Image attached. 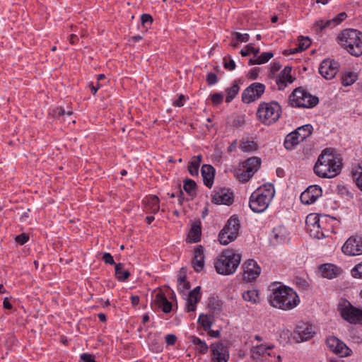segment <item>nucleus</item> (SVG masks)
Listing matches in <instances>:
<instances>
[{"label":"nucleus","mask_w":362,"mask_h":362,"mask_svg":"<svg viewBox=\"0 0 362 362\" xmlns=\"http://www.w3.org/2000/svg\"><path fill=\"white\" fill-rule=\"evenodd\" d=\"M286 229L283 226H278L272 231V236L276 243H283L286 240Z\"/></svg>","instance_id":"28"},{"label":"nucleus","mask_w":362,"mask_h":362,"mask_svg":"<svg viewBox=\"0 0 362 362\" xmlns=\"http://www.w3.org/2000/svg\"><path fill=\"white\" fill-rule=\"evenodd\" d=\"M196 187V182L191 179H187L184 181L183 189L191 196L195 194Z\"/></svg>","instance_id":"42"},{"label":"nucleus","mask_w":362,"mask_h":362,"mask_svg":"<svg viewBox=\"0 0 362 362\" xmlns=\"http://www.w3.org/2000/svg\"><path fill=\"white\" fill-rule=\"evenodd\" d=\"M185 100V96L184 95H180L176 100L173 102V105L175 107H182L184 105V101Z\"/></svg>","instance_id":"60"},{"label":"nucleus","mask_w":362,"mask_h":362,"mask_svg":"<svg viewBox=\"0 0 362 362\" xmlns=\"http://www.w3.org/2000/svg\"><path fill=\"white\" fill-rule=\"evenodd\" d=\"M206 81L209 86H213L218 82V78L215 73L210 72L206 75Z\"/></svg>","instance_id":"52"},{"label":"nucleus","mask_w":362,"mask_h":362,"mask_svg":"<svg viewBox=\"0 0 362 362\" xmlns=\"http://www.w3.org/2000/svg\"><path fill=\"white\" fill-rule=\"evenodd\" d=\"M241 261V255L236 253L233 250H223L214 262L216 272L221 275H230L234 274Z\"/></svg>","instance_id":"4"},{"label":"nucleus","mask_w":362,"mask_h":362,"mask_svg":"<svg viewBox=\"0 0 362 362\" xmlns=\"http://www.w3.org/2000/svg\"><path fill=\"white\" fill-rule=\"evenodd\" d=\"M310 45V40L308 37H301V38L299 40V42L298 45V50L300 52H302L307 48H308Z\"/></svg>","instance_id":"48"},{"label":"nucleus","mask_w":362,"mask_h":362,"mask_svg":"<svg viewBox=\"0 0 362 362\" xmlns=\"http://www.w3.org/2000/svg\"><path fill=\"white\" fill-rule=\"evenodd\" d=\"M130 300L133 306H136L139 303V297L138 296H132Z\"/></svg>","instance_id":"63"},{"label":"nucleus","mask_w":362,"mask_h":362,"mask_svg":"<svg viewBox=\"0 0 362 362\" xmlns=\"http://www.w3.org/2000/svg\"><path fill=\"white\" fill-rule=\"evenodd\" d=\"M267 350V348H266L263 345H259L254 349L253 353L259 355H264Z\"/></svg>","instance_id":"61"},{"label":"nucleus","mask_w":362,"mask_h":362,"mask_svg":"<svg viewBox=\"0 0 362 362\" xmlns=\"http://www.w3.org/2000/svg\"><path fill=\"white\" fill-rule=\"evenodd\" d=\"M341 165L340 156L333 150L326 148L319 156L313 170L320 177L332 178L340 173Z\"/></svg>","instance_id":"1"},{"label":"nucleus","mask_w":362,"mask_h":362,"mask_svg":"<svg viewBox=\"0 0 362 362\" xmlns=\"http://www.w3.org/2000/svg\"><path fill=\"white\" fill-rule=\"evenodd\" d=\"M190 340L191 342L196 346V349L201 354H205L208 352L209 346L204 341L196 336H191Z\"/></svg>","instance_id":"38"},{"label":"nucleus","mask_w":362,"mask_h":362,"mask_svg":"<svg viewBox=\"0 0 362 362\" xmlns=\"http://www.w3.org/2000/svg\"><path fill=\"white\" fill-rule=\"evenodd\" d=\"M201 174L204 185L209 188H211L214 184L215 169L211 165H203L201 168Z\"/></svg>","instance_id":"24"},{"label":"nucleus","mask_w":362,"mask_h":362,"mask_svg":"<svg viewBox=\"0 0 362 362\" xmlns=\"http://www.w3.org/2000/svg\"><path fill=\"white\" fill-rule=\"evenodd\" d=\"M265 85L255 82L246 88L242 94V100L244 103H250L259 99L265 91Z\"/></svg>","instance_id":"10"},{"label":"nucleus","mask_w":362,"mask_h":362,"mask_svg":"<svg viewBox=\"0 0 362 362\" xmlns=\"http://www.w3.org/2000/svg\"><path fill=\"white\" fill-rule=\"evenodd\" d=\"M352 175L356 185L362 191V168L359 166L353 170Z\"/></svg>","instance_id":"43"},{"label":"nucleus","mask_w":362,"mask_h":362,"mask_svg":"<svg viewBox=\"0 0 362 362\" xmlns=\"http://www.w3.org/2000/svg\"><path fill=\"white\" fill-rule=\"evenodd\" d=\"M357 79V75L354 72H346L341 76V83L344 86L352 85Z\"/></svg>","instance_id":"41"},{"label":"nucleus","mask_w":362,"mask_h":362,"mask_svg":"<svg viewBox=\"0 0 362 362\" xmlns=\"http://www.w3.org/2000/svg\"><path fill=\"white\" fill-rule=\"evenodd\" d=\"M274 57L272 52L262 53L259 56L254 57L249 60V65L262 64L269 61Z\"/></svg>","instance_id":"33"},{"label":"nucleus","mask_w":362,"mask_h":362,"mask_svg":"<svg viewBox=\"0 0 362 362\" xmlns=\"http://www.w3.org/2000/svg\"><path fill=\"white\" fill-rule=\"evenodd\" d=\"M259 72H260V68L254 67L248 71V73L247 74V78H249L250 80H255L257 78Z\"/></svg>","instance_id":"53"},{"label":"nucleus","mask_w":362,"mask_h":362,"mask_svg":"<svg viewBox=\"0 0 362 362\" xmlns=\"http://www.w3.org/2000/svg\"><path fill=\"white\" fill-rule=\"evenodd\" d=\"M259 52V48H255L252 45V44H249V45L245 46V49H241L240 54L243 57H247L250 53H252L255 55V57H256Z\"/></svg>","instance_id":"45"},{"label":"nucleus","mask_w":362,"mask_h":362,"mask_svg":"<svg viewBox=\"0 0 362 362\" xmlns=\"http://www.w3.org/2000/svg\"><path fill=\"white\" fill-rule=\"evenodd\" d=\"M202 156L201 154L194 156L191 158L188 163V171L192 176H197L199 175V169L202 162Z\"/></svg>","instance_id":"27"},{"label":"nucleus","mask_w":362,"mask_h":362,"mask_svg":"<svg viewBox=\"0 0 362 362\" xmlns=\"http://www.w3.org/2000/svg\"><path fill=\"white\" fill-rule=\"evenodd\" d=\"M342 252L350 256H356L362 254V237H350L342 246Z\"/></svg>","instance_id":"12"},{"label":"nucleus","mask_w":362,"mask_h":362,"mask_svg":"<svg viewBox=\"0 0 362 362\" xmlns=\"http://www.w3.org/2000/svg\"><path fill=\"white\" fill-rule=\"evenodd\" d=\"M3 308L7 310H11L13 308V306L7 297L4 299Z\"/></svg>","instance_id":"62"},{"label":"nucleus","mask_w":362,"mask_h":362,"mask_svg":"<svg viewBox=\"0 0 362 362\" xmlns=\"http://www.w3.org/2000/svg\"><path fill=\"white\" fill-rule=\"evenodd\" d=\"M269 296L270 305L277 309L288 311L293 310L300 303V298L291 288L284 285H273Z\"/></svg>","instance_id":"2"},{"label":"nucleus","mask_w":362,"mask_h":362,"mask_svg":"<svg viewBox=\"0 0 362 362\" xmlns=\"http://www.w3.org/2000/svg\"><path fill=\"white\" fill-rule=\"evenodd\" d=\"M201 226L200 223H194L188 234V238L191 243H197L201 239Z\"/></svg>","instance_id":"31"},{"label":"nucleus","mask_w":362,"mask_h":362,"mask_svg":"<svg viewBox=\"0 0 362 362\" xmlns=\"http://www.w3.org/2000/svg\"><path fill=\"white\" fill-rule=\"evenodd\" d=\"M242 298L244 300L252 304H258L260 302L259 291L255 289L245 291L242 293Z\"/></svg>","instance_id":"29"},{"label":"nucleus","mask_w":362,"mask_h":362,"mask_svg":"<svg viewBox=\"0 0 362 362\" xmlns=\"http://www.w3.org/2000/svg\"><path fill=\"white\" fill-rule=\"evenodd\" d=\"M298 52H300V50H298V47L286 50L284 52V54L289 55V54H296Z\"/></svg>","instance_id":"64"},{"label":"nucleus","mask_w":362,"mask_h":362,"mask_svg":"<svg viewBox=\"0 0 362 362\" xmlns=\"http://www.w3.org/2000/svg\"><path fill=\"white\" fill-rule=\"evenodd\" d=\"M141 21L144 25L146 24H151L153 22V18L150 14L144 13L141 15Z\"/></svg>","instance_id":"58"},{"label":"nucleus","mask_w":362,"mask_h":362,"mask_svg":"<svg viewBox=\"0 0 362 362\" xmlns=\"http://www.w3.org/2000/svg\"><path fill=\"white\" fill-rule=\"evenodd\" d=\"M258 145L254 141L252 138H243L241 144H240V148L244 152L254 151L257 149Z\"/></svg>","instance_id":"34"},{"label":"nucleus","mask_w":362,"mask_h":362,"mask_svg":"<svg viewBox=\"0 0 362 362\" xmlns=\"http://www.w3.org/2000/svg\"><path fill=\"white\" fill-rule=\"evenodd\" d=\"M289 102L293 107L312 108L318 104L319 98L304 89L298 88L289 96Z\"/></svg>","instance_id":"8"},{"label":"nucleus","mask_w":362,"mask_h":362,"mask_svg":"<svg viewBox=\"0 0 362 362\" xmlns=\"http://www.w3.org/2000/svg\"><path fill=\"white\" fill-rule=\"evenodd\" d=\"M159 199L156 195L146 197L144 200L145 209L148 212L156 214L160 209Z\"/></svg>","instance_id":"26"},{"label":"nucleus","mask_w":362,"mask_h":362,"mask_svg":"<svg viewBox=\"0 0 362 362\" xmlns=\"http://www.w3.org/2000/svg\"><path fill=\"white\" fill-rule=\"evenodd\" d=\"M78 362H96L94 355L89 353H83L79 356Z\"/></svg>","instance_id":"51"},{"label":"nucleus","mask_w":362,"mask_h":362,"mask_svg":"<svg viewBox=\"0 0 362 362\" xmlns=\"http://www.w3.org/2000/svg\"><path fill=\"white\" fill-rule=\"evenodd\" d=\"M261 164L260 159L257 157H252L245 160L243 163V168L245 169H251L252 172L255 173L259 168Z\"/></svg>","instance_id":"39"},{"label":"nucleus","mask_w":362,"mask_h":362,"mask_svg":"<svg viewBox=\"0 0 362 362\" xmlns=\"http://www.w3.org/2000/svg\"><path fill=\"white\" fill-rule=\"evenodd\" d=\"M313 129L311 124H305L297 128L294 132L296 133L299 140L303 141L311 135Z\"/></svg>","instance_id":"36"},{"label":"nucleus","mask_w":362,"mask_h":362,"mask_svg":"<svg viewBox=\"0 0 362 362\" xmlns=\"http://www.w3.org/2000/svg\"><path fill=\"white\" fill-rule=\"evenodd\" d=\"M240 228L239 219L231 216L218 234V240L221 245H226L234 241L238 236Z\"/></svg>","instance_id":"9"},{"label":"nucleus","mask_w":362,"mask_h":362,"mask_svg":"<svg viewBox=\"0 0 362 362\" xmlns=\"http://www.w3.org/2000/svg\"><path fill=\"white\" fill-rule=\"evenodd\" d=\"M192 264L196 272H200L204 269V247L202 245H198L194 249Z\"/></svg>","instance_id":"20"},{"label":"nucleus","mask_w":362,"mask_h":362,"mask_svg":"<svg viewBox=\"0 0 362 362\" xmlns=\"http://www.w3.org/2000/svg\"><path fill=\"white\" fill-rule=\"evenodd\" d=\"M295 332L301 341L311 339L315 334L313 326L304 322H301L296 326Z\"/></svg>","instance_id":"22"},{"label":"nucleus","mask_w":362,"mask_h":362,"mask_svg":"<svg viewBox=\"0 0 362 362\" xmlns=\"http://www.w3.org/2000/svg\"><path fill=\"white\" fill-rule=\"evenodd\" d=\"M240 90L239 83L238 81H234L232 85L226 88L225 91L226 93V102L230 103L235 97L237 95Z\"/></svg>","instance_id":"35"},{"label":"nucleus","mask_w":362,"mask_h":362,"mask_svg":"<svg viewBox=\"0 0 362 362\" xmlns=\"http://www.w3.org/2000/svg\"><path fill=\"white\" fill-rule=\"evenodd\" d=\"M212 362H228L229 352L226 346L222 343H212L210 345Z\"/></svg>","instance_id":"16"},{"label":"nucleus","mask_w":362,"mask_h":362,"mask_svg":"<svg viewBox=\"0 0 362 362\" xmlns=\"http://www.w3.org/2000/svg\"><path fill=\"white\" fill-rule=\"evenodd\" d=\"M210 99L214 105H218L223 100V94L221 93H215L210 95Z\"/></svg>","instance_id":"47"},{"label":"nucleus","mask_w":362,"mask_h":362,"mask_svg":"<svg viewBox=\"0 0 362 362\" xmlns=\"http://www.w3.org/2000/svg\"><path fill=\"white\" fill-rule=\"evenodd\" d=\"M243 280L250 282L255 280L261 273V268L254 259H247L243 264Z\"/></svg>","instance_id":"13"},{"label":"nucleus","mask_w":362,"mask_h":362,"mask_svg":"<svg viewBox=\"0 0 362 362\" xmlns=\"http://www.w3.org/2000/svg\"><path fill=\"white\" fill-rule=\"evenodd\" d=\"M232 35L235 37V40L240 42H247L250 39V35L247 33L242 34L238 32H234Z\"/></svg>","instance_id":"50"},{"label":"nucleus","mask_w":362,"mask_h":362,"mask_svg":"<svg viewBox=\"0 0 362 362\" xmlns=\"http://www.w3.org/2000/svg\"><path fill=\"white\" fill-rule=\"evenodd\" d=\"M200 291L201 287L198 286L189 292L186 304L187 312H193L196 310L197 303L200 300L202 297Z\"/></svg>","instance_id":"21"},{"label":"nucleus","mask_w":362,"mask_h":362,"mask_svg":"<svg viewBox=\"0 0 362 362\" xmlns=\"http://www.w3.org/2000/svg\"><path fill=\"white\" fill-rule=\"evenodd\" d=\"M124 265L122 263L115 264V276L119 281H125L130 276V272L124 269Z\"/></svg>","instance_id":"37"},{"label":"nucleus","mask_w":362,"mask_h":362,"mask_svg":"<svg viewBox=\"0 0 362 362\" xmlns=\"http://www.w3.org/2000/svg\"><path fill=\"white\" fill-rule=\"evenodd\" d=\"M337 310L343 320L351 324L362 325V308L354 307L348 300L341 298Z\"/></svg>","instance_id":"7"},{"label":"nucleus","mask_w":362,"mask_h":362,"mask_svg":"<svg viewBox=\"0 0 362 362\" xmlns=\"http://www.w3.org/2000/svg\"><path fill=\"white\" fill-rule=\"evenodd\" d=\"M326 344L330 351L341 357L351 355V350L342 341L334 336H329L326 339Z\"/></svg>","instance_id":"11"},{"label":"nucleus","mask_w":362,"mask_h":362,"mask_svg":"<svg viewBox=\"0 0 362 362\" xmlns=\"http://www.w3.org/2000/svg\"><path fill=\"white\" fill-rule=\"evenodd\" d=\"M339 64L337 62L330 59H324L320 65L319 73L325 79L333 78L338 72Z\"/></svg>","instance_id":"14"},{"label":"nucleus","mask_w":362,"mask_h":362,"mask_svg":"<svg viewBox=\"0 0 362 362\" xmlns=\"http://www.w3.org/2000/svg\"><path fill=\"white\" fill-rule=\"evenodd\" d=\"M346 17L347 14L345 12H341L332 19L317 21L315 25L320 30L326 28H333L344 21Z\"/></svg>","instance_id":"17"},{"label":"nucleus","mask_w":362,"mask_h":362,"mask_svg":"<svg viewBox=\"0 0 362 362\" xmlns=\"http://www.w3.org/2000/svg\"><path fill=\"white\" fill-rule=\"evenodd\" d=\"M198 322L205 331H209L212 326V317L211 315L201 314L199 317Z\"/></svg>","instance_id":"40"},{"label":"nucleus","mask_w":362,"mask_h":362,"mask_svg":"<svg viewBox=\"0 0 362 362\" xmlns=\"http://www.w3.org/2000/svg\"><path fill=\"white\" fill-rule=\"evenodd\" d=\"M212 202L217 204L230 205L233 202V192L226 188L220 189L213 196Z\"/></svg>","instance_id":"19"},{"label":"nucleus","mask_w":362,"mask_h":362,"mask_svg":"<svg viewBox=\"0 0 362 362\" xmlns=\"http://www.w3.org/2000/svg\"><path fill=\"white\" fill-rule=\"evenodd\" d=\"M351 274L354 278L362 279V262L355 265L351 269Z\"/></svg>","instance_id":"49"},{"label":"nucleus","mask_w":362,"mask_h":362,"mask_svg":"<svg viewBox=\"0 0 362 362\" xmlns=\"http://www.w3.org/2000/svg\"><path fill=\"white\" fill-rule=\"evenodd\" d=\"M300 142H301L300 140H299L298 136H297L296 133L293 132L288 134L284 142V147L287 150H292L294 148V147L298 145Z\"/></svg>","instance_id":"32"},{"label":"nucleus","mask_w":362,"mask_h":362,"mask_svg":"<svg viewBox=\"0 0 362 362\" xmlns=\"http://www.w3.org/2000/svg\"><path fill=\"white\" fill-rule=\"evenodd\" d=\"M255 174L251 169H245L238 175V180L242 182H247Z\"/></svg>","instance_id":"44"},{"label":"nucleus","mask_w":362,"mask_h":362,"mask_svg":"<svg viewBox=\"0 0 362 362\" xmlns=\"http://www.w3.org/2000/svg\"><path fill=\"white\" fill-rule=\"evenodd\" d=\"M155 305L160 308L165 313H168L172 310V303L167 299L165 295L159 291L156 293L153 298Z\"/></svg>","instance_id":"23"},{"label":"nucleus","mask_w":362,"mask_h":362,"mask_svg":"<svg viewBox=\"0 0 362 362\" xmlns=\"http://www.w3.org/2000/svg\"><path fill=\"white\" fill-rule=\"evenodd\" d=\"M291 68L286 66L276 76V83L279 90H284L288 83H291L294 81V78L291 76Z\"/></svg>","instance_id":"18"},{"label":"nucleus","mask_w":362,"mask_h":362,"mask_svg":"<svg viewBox=\"0 0 362 362\" xmlns=\"http://www.w3.org/2000/svg\"><path fill=\"white\" fill-rule=\"evenodd\" d=\"M315 222L310 228V235L317 239H322L326 236V234L320 227V219L317 216H314Z\"/></svg>","instance_id":"30"},{"label":"nucleus","mask_w":362,"mask_h":362,"mask_svg":"<svg viewBox=\"0 0 362 362\" xmlns=\"http://www.w3.org/2000/svg\"><path fill=\"white\" fill-rule=\"evenodd\" d=\"M28 240L29 236L25 233H21L15 238V240L21 245L26 243L28 241Z\"/></svg>","instance_id":"54"},{"label":"nucleus","mask_w":362,"mask_h":362,"mask_svg":"<svg viewBox=\"0 0 362 362\" xmlns=\"http://www.w3.org/2000/svg\"><path fill=\"white\" fill-rule=\"evenodd\" d=\"M275 195L273 184L267 183L256 189L249 199L250 209L255 213H262L269 207Z\"/></svg>","instance_id":"3"},{"label":"nucleus","mask_w":362,"mask_h":362,"mask_svg":"<svg viewBox=\"0 0 362 362\" xmlns=\"http://www.w3.org/2000/svg\"><path fill=\"white\" fill-rule=\"evenodd\" d=\"M341 45L351 55H362V32L356 29L344 30L338 36Z\"/></svg>","instance_id":"5"},{"label":"nucleus","mask_w":362,"mask_h":362,"mask_svg":"<svg viewBox=\"0 0 362 362\" xmlns=\"http://www.w3.org/2000/svg\"><path fill=\"white\" fill-rule=\"evenodd\" d=\"M189 288H190V285L188 281L184 282V284H182V285L177 284V291L180 293H183V294H185V291L189 290Z\"/></svg>","instance_id":"59"},{"label":"nucleus","mask_w":362,"mask_h":362,"mask_svg":"<svg viewBox=\"0 0 362 362\" xmlns=\"http://www.w3.org/2000/svg\"><path fill=\"white\" fill-rule=\"evenodd\" d=\"M282 113L281 106L275 100L262 102L259 103L257 117L264 125H271L276 123Z\"/></svg>","instance_id":"6"},{"label":"nucleus","mask_w":362,"mask_h":362,"mask_svg":"<svg viewBox=\"0 0 362 362\" xmlns=\"http://www.w3.org/2000/svg\"><path fill=\"white\" fill-rule=\"evenodd\" d=\"M223 66L226 69L233 71L235 69V62L230 56L223 58Z\"/></svg>","instance_id":"46"},{"label":"nucleus","mask_w":362,"mask_h":362,"mask_svg":"<svg viewBox=\"0 0 362 362\" xmlns=\"http://www.w3.org/2000/svg\"><path fill=\"white\" fill-rule=\"evenodd\" d=\"M102 259L105 264H116L114 261L112 255L109 252H105L103 255Z\"/></svg>","instance_id":"55"},{"label":"nucleus","mask_w":362,"mask_h":362,"mask_svg":"<svg viewBox=\"0 0 362 362\" xmlns=\"http://www.w3.org/2000/svg\"><path fill=\"white\" fill-rule=\"evenodd\" d=\"M165 340L167 345L173 346L176 343L177 337L175 334H169L165 336Z\"/></svg>","instance_id":"57"},{"label":"nucleus","mask_w":362,"mask_h":362,"mask_svg":"<svg viewBox=\"0 0 362 362\" xmlns=\"http://www.w3.org/2000/svg\"><path fill=\"white\" fill-rule=\"evenodd\" d=\"M322 276L327 279H333L341 273V269L332 264H324L320 267Z\"/></svg>","instance_id":"25"},{"label":"nucleus","mask_w":362,"mask_h":362,"mask_svg":"<svg viewBox=\"0 0 362 362\" xmlns=\"http://www.w3.org/2000/svg\"><path fill=\"white\" fill-rule=\"evenodd\" d=\"M281 67L279 62H273L271 64L269 77H273L276 72H277Z\"/></svg>","instance_id":"56"},{"label":"nucleus","mask_w":362,"mask_h":362,"mask_svg":"<svg viewBox=\"0 0 362 362\" xmlns=\"http://www.w3.org/2000/svg\"><path fill=\"white\" fill-rule=\"evenodd\" d=\"M322 195V189L319 185H310L303 191L300 199L303 204L310 205Z\"/></svg>","instance_id":"15"}]
</instances>
